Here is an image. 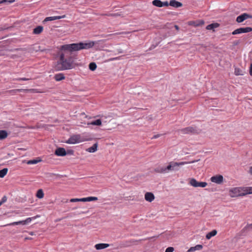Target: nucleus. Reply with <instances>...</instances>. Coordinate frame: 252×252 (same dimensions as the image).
I'll return each mask as SVG.
<instances>
[{
    "label": "nucleus",
    "mask_w": 252,
    "mask_h": 252,
    "mask_svg": "<svg viewBox=\"0 0 252 252\" xmlns=\"http://www.w3.org/2000/svg\"><path fill=\"white\" fill-rule=\"evenodd\" d=\"M15 1V0H0V4L2 3H5V4H9V3H12L14 2Z\"/></svg>",
    "instance_id": "72a5a7b5"
},
{
    "label": "nucleus",
    "mask_w": 252,
    "mask_h": 252,
    "mask_svg": "<svg viewBox=\"0 0 252 252\" xmlns=\"http://www.w3.org/2000/svg\"><path fill=\"white\" fill-rule=\"evenodd\" d=\"M96 43L95 41H89L87 42H82L62 45L60 48V51L59 52V60L55 65V70L56 71L68 70L74 67V65H71V63L65 58V57L67 56L68 51L73 52L82 49H89L92 48Z\"/></svg>",
    "instance_id": "f257e3e1"
},
{
    "label": "nucleus",
    "mask_w": 252,
    "mask_h": 252,
    "mask_svg": "<svg viewBox=\"0 0 252 252\" xmlns=\"http://www.w3.org/2000/svg\"><path fill=\"white\" fill-rule=\"evenodd\" d=\"M217 234V231L216 229L213 230L212 231L208 233L206 235L207 239L209 240L212 237L215 236Z\"/></svg>",
    "instance_id": "aec40b11"
},
{
    "label": "nucleus",
    "mask_w": 252,
    "mask_h": 252,
    "mask_svg": "<svg viewBox=\"0 0 252 252\" xmlns=\"http://www.w3.org/2000/svg\"><path fill=\"white\" fill-rule=\"evenodd\" d=\"M160 134H157V135H155L152 138V139H156V138H158L159 137H160Z\"/></svg>",
    "instance_id": "c03bdc74"
},
{
    "label": "nucleus",
    "mask_w": 252,
    "mask_h": 252,
    "mask_svg": "<svg viewBox=\"0 0 252 252\" xmlns=\"http://www.w3.org/2000/svg\"><path fill=\"white\" fill-rule=\"evenodd\" d=\"M103 121H104V122H103L104 123H106V120H103Z\"/></svg>",
    "instance_id": "3c124183"
},
{
    "label": "nucleus",
    "mask_w": 252,
    "mask_h": 252,
    "mask_svg": "<svg viewBox=\"0 0 252 252\" xmlns=\"http://www.w3.org/2000/svg\"><path fill=\"white\" fill-rule=\"evenodd\" d=\"M81 136L79 134L73 135L71 136L66 141L67 144H76L82 142Z\"/></svg>",
    "instance_id": "20e7f679"
},
{
    "label": "nucleus",
    "mask_w": 252,
    "mask_h": 252,
    "mask_svg": "<svg viewBox=\"0 0 252 252\" xmlns=\"http://www.w3.org/2000/svg\"><path fill=\"white\" fill-rule=\"evenodd\" d=\"M245 195L246 193H244L241 188H233L229 189V195L231 197L244 196Z\"/></svg>",
    "instance_id": "f03ea898"
},
{
    "label": "nucleus",
    "mask_w": 252,
    "mask_h": 252,
    "mask_svg": "<svg viewBox=\"0 0 252 252\" xmlns=\"http://www.w3.org/2000/svg\"><path fill=\"white\" fill-rule=\"evenodd\" d=\"M223 177L222 175H216L211 178V182L216 184H220L222 183Z\"/></svg>",
    "instance_id": "1a4fd4ad"
},
{
    "label": "nucleus",
    "mask_w": 252,
    "mask_h": 252,
    "mask_svg": "<svg viewBox=\"0 0 252 252\" xmlns=\"http://www.w3.org/2000/svg\"><path fill=\"white\" fill-rule=\"evenodd\" d=\"M97 198L96 197H85V202L86 201H94L97 200Z\"/></svg>",
    "instance_id": "f704fd0d"
},
{
    "label": "nucleus",
    "mask_w": 252,
    "mask_h": 252,
    "mask_svg": "<svg viewBox=\"0 0 252 252\" xmlns=\"http://www.w3.org/2000/svg\"><path fill=\"white\" fill-rule=\"evenodd\" d=\"M244 191H246L244 192L246 194L252 193V187H247Z\"/></svg>",
    "instance_id": "c9c22d12"
},
{
    "label": "nucleus",
    "mask_w": 252,
    "mask_h": 252,
    "mask_svg": "<svg viewBox=\"0 0 252 252\" xmlns=\"http://www.w3.org/2000/svg\"><path fill=\"white\" fill-rule=\"evenodd\" d=\"M252 31V28L251 27H245V28H240L235 30H234L232 34L233 35H236L237 34H240L242 33H247Z\"/></svg>",
    "instance_id": "39448f33"
},
{
    "label": "nucleus",
    "mask_w": 252,
    "mask_h": 252,
    "mask_svg": "<svg viewBox=\"0 0 252 252\" xmlns=\"http://www.w3.org/2000/svg\"><path fill=\"white\" fill-rule=\"evenodd\" d=\"M103 121V117H102L101 119H97L95 121L91 122L88 125H95V126H100L101 123Z\"/></svg>",
    "instance_id": "6ab92c4d"
},
{
    "label": "nucleus",
    "mask_w": 252,
    "mask_h": 252,
    "mask_svg": "<svg viewBox=\"0 0 252 252\" xmlns=\"http://www.w3.org/2000/svg\"><path fill=\"white\" fill-rule=\"evenodd\" d=\"M155 198L154 194L150 192H147L145 194V199L149 202H152Z\"/></svg>",
    "instance_id": "f8f14e48"
},
{
    "label": "nucleus",
    "mask_w": 252,
    "mask_h": 252,
    "mask_svg": "<svg viewBox=\"0 0 252 252\" xmlns=\"http://www.w3.org/2000/svg\"><path fill=\"white\" fill-rule=\"evenodd\" d=\"M189 184L193 187L204 188L207 185V183L205 182H198L196 179L191 178L189 181Z\"/></svg>",
    "instance_id": "7ed1b4c3"
},
{
    "label": "nucleus",
    "mask_w": 252,
    "mask_h": 252,
    "mask_svg": "<svg viewBox=\"0 0 252 252\" xmlns=\"http://www.w3.org/2000/svg\"><path fill=\"white\" fill-rule=\"evenodd\" d=\"M152 3L154 5L158 7H162V1L160 0H154L152 1Z\"/></svg>",
    "instance_id": "bb28decb"
},
{
    "label": "nucleus",
    "mask_w": 252,
    "mask_h": 252,
    "mask_svg": "<svg viewBox=\"0 0 252 252\" xmlns=\"http://www.w3.org/2000/svg\"><path fill=\"white\" fill-rule=\"evenodd\" d=\"M249 172L251 174H252V166L250 167Z\"/></svg>",
    "instance_id": "09e8293b"
},
{
    "label": "nucleus",
    "mask_w": 252,
    "mask_h": 252,
    "mask_svg": "<svg viewBox=\"0 0 252 252\" xmlns=\"http://www.w3.org/2000/svg\"><path fill=\"white\" fill-rule=\"evenodd\" d=\"M43 29V27L41 26H37L33 29V33L35 34H38L42 32Z\"/></svg>",
    "instance_id": "4be33fe9"
},
{
    "label": "nucleus",
    "mask_w": 252,
    "mask_h": 252,
    "mask_svg": "<svg viewBox=\"0 0 252 252\" xmlns=\"http://www.w3.org/2000/svg\"><path fill=\"white\" fill-rule=\"evenodd\" d=\"M41 161V159L38 158H36V159L28 160L27 161H26V163L28 164H35Z\"/></svg>",
    "instance_id": "5701e85b"
},
{
    "label": "nucleus",
    "mask_w": 252,
    "mask_h": 252,
    "mask_svg": "<svg viewBox=\"0 0 252 252\" xmlns=\"http://www.w3.org/2000/svg\"><path fill=\"white\" fill-rule=\"evenodd\" d=\"M65 17V15H63V16H52V17H46L43 22H47V21H53V20H58V19H62L63 18H64Z\"/></svg>",
    "instance_id": "dca6fc26"
},
{
    "label": "nucleus",
    "mask_w": 252,
    "mask_h": 252,
    "mask_svg": "<svg viewBox=\"0 0 252 252\" xmlns=\"http://www.w3.org/2000/svg\"><path fill=\"white\" fill-rule=\"evenodd\" d=\"M54 79L57 81H60L65 79L64 74L62 73H58L55 75Z\"/></svg>",
    "instance_id": "a211bd4d"
},
{
    "label": "nucleus",
    "mask_w": 252,
    "mask_h": 252,
    "mask_svg": "<svg viewBox=\"0 0 252 252\" xmlns=\"http://www.w3.org/2000/svg\"><path fill=\"white\" fill-rule=\"evenodd\" d=\"M252 230V221L251 223H248L245 225H244V228L242 229L241 231V233H243V235H245V234L249 231Z\"/></svg>",
    "instance_id": "9b49d317"
},
{
    "label": "nucleus",
    "mask_w": 252,
    "mask_h": 252,
    "mask_svg": "<svg viewBox=\"0 0 252 252\" xmlns=\"http://www.w3.org/2000/svg\"><path fill=\"white\" fill-rule=\"evenodd\" d=\"M250 74L252 76V63L251 64L250 67Z\"/></svg>",
    "instance_id": "a18cd8bd"
},
{
    "label": "nucleus",
    "mask_w": 252,
    "mask_h": 252,
    "mask_svg": "<svg viewBox=\"0 0 252 252\" xmlns=\"http://www.w3.org/2000/svg\"><path fill=\"white\" fill-rule=\"evenodd\" d=\"M174 248L173 247H168L167 248L165 252H173Z\"/></svg>",
    "instance_id": "4c0bfd02"
},
{
    "label": "nucleus",
    "mask_w": 252,
    "mask_h": 252,
    "mask_svg": "<svg viewBox=\"0 0 252 252\" xmlns=\"http://www.w3.org/2000/svg\"><path fill=\"white\" fill-rule=\"evenodd\" d=\"M67 56L65 57V58L67 60L69 63H71V65H73L75 60L77 59L76 55H73L72 52L67 51Z\"/></svg>",
    "instance_id": "6e6552de"
},
{
    "label": "nucleus",
    "mask_w": 252,
    "mask_h": 252,
    "mask_svg": "<svg viewBox=\"0 0 252 252\" xmlns=\"http://www.w3.org/2000/svg\"><path fill=\"white\" fill-rule=\"evenodd\" d=\"M37 216H36V217H34V218H28L27 219H26L25 220H27V221H29V220H32V219H35Z\"/></svg>",
    "instance_id": "de8ad7c7"
},
{
    "label": "nucleus",
    "mask_w": 252,
    "mask_h": 252,
    "mask_svg": "<svg viewBox=\"0 0 252 252\" xmlns=\"http://www.w3.org/2000/svg\"><path fill=\"white\" fill-rule=\"evenodd\" d=\"M28 222V221H14L13 222L10 223L9 224H4L3 226H8V225H10V226L13 225H13H18L20 223H22L23 225H25V224H27Z\"/></svg>",
    "instance_id": "b1692460"
},
{
    "label": "nucleus",
    "mask_w": 252,
    "mask_h": 252,
    "mask_svg": "<svg viewBox=\"0 0 252 252\" xmlns=\"http://www.w3.org/2000/svg\"><path fill=\"white\" fill-rule=\"evenodd\" d=\"M6 200H7V197H6V196H4L2 198V199H1V201H0V206L2 203H3L5 202L6 201Z\"/></svg>",
    "instance_id": "e433bc0d"
},
{
    "label": "nucleus",
    "mask_w": 252,
    "mask_h": 252,
    "mask_svg": "<svg viewBox=\"0 0 252 252\" xmlns=\"http://www.w3.org/2000/svg\"><path fill=\"white\" fill-rule=\"evenodd\" d=\"M121 33L123 34V33H126V32H122L120 33V34H121Z\"/></svg>",
    "instance_id": "603ef678"
},
{
    "label": "nucleus",
    "mask_w": 252,
    "mask_h": 252,
    "mask_svg": "<svg viewBox=\"0 0 252 252\" xmlns=\"http://www.w3.org/2000/svg\"><path fill=\"white\" fill-rule=\"evenodd\" d=\"M178 132L181 134H190V133H194L197 132V130L192 127L189 126L184 128H182L178 130Z\"/></svg>",
    "instance_id": "423d86ee"
},
{
    "label": "nucleus",
    "mask_w": 252,
    "mask_h": 252,
    "mask_svg": "<svg viewBox=\"0 0 252 252\" xmlns=\"http://www.w3.org/2000/svg\"><path fill=\"white\" fill-rule=\"evenodd\" d=\"M166 169L169 171L178 170V166L176 162H170L168 165L166 166Z\"/></svg>",
    "instance_id": "9d476101"
},
{
    "label": "nucleus",
    "mask_w": 252,
    "mask_h": 252,
    "mask_svg": "<svg viewBox=\"0 0 252 252\" xmlns=\"http://www.w3.org/2000/svg\"><path fill=\"white\" fill-rule=\"evenodd\" d=\"M78 201L85 202V198H72L70 200V202H78Z\"/></svg>",
    "instance_id": "473e14b6"
},
{
    "label": "nucleus",
    "mask_w": 252,
    "mask_h": 252,
    "mask_svg": "<svg viewBox=\"0 0 252 252\" xmlns=\"http://www.w3.org/2000/svg\"><path fill=\"white\" fill-rule=\"evenodd\" d=\"M110 15L113 16H118L121 15V14L118 13H114V14H111Z\"/></svg>",
    "instance_id": "49530a36"
},
{
    "label": "nucleus",
    "mask_w": 252,
    "mask_h": 252,
    "mask_svg": "<svg viewBox=\"0 0 252 252\" xmlns=\"http://www.w3.org/2000/svg\"><path fill=\"white\" fill-rule=\"evenodd\" d=\"M234 73L236 75H243L242 70L239 68H235Z\"/></svg>",
    "instance_id": "2f4dec72"
},
{
    "label": "nucleus",
    "mask_w": 252,
    "mask_h": 252,
    "mask_svg": "<svg viewBox=\"0 0 252 252\" xmlns=\"http://www.w3.org/2000/svg\"><path fill=\"white\" fill-rule=\"evenodd\" d=\"M97 143H94L92 147L88 148L86 151L90 153H94L97 150Z\"/></svg>",
    "instance_id": "412c9836"
},
{
    "label": "nucleus",
    "mask_w": 252,
    "mask_h": 252,
    "mask_svg": "<svg viewBox=\"0 0 252 252\" xmlns=\"http://www.w3.org/2000/svg\"><path fill=\"white\" fill-rule=\"evenodd\" d=\"M198 160H192V161H189V162L183 161V162H177V164H178V166L179 167L180 165H185V164H187L194 163L195 162L198 161Z\"/></svg>",
    "instance_id": "c756f323"
},
{
    "label": "nucleus",
    "mask_w": 252,
    "mask_h": 252,
    "mask_svg": "<svg viewBox=\"0 0 252 252\" xmlns=\"http://www.w3.org/2000/svg\"><path fill=\"white\" fill-rule=\"evenodd\" d=\"M25 239H29L28 238H26Z\"/></svg>",
    "instance_id": "864d4df0"
},
{
    "label": "nucleus",
    "mask_w": 252,
    "mask_h": 252,
    "mask_svg": "<svg viewBox=\"0 0 252 252\" xmlns=\"http://www.w3.org/2000/svg\"><path fill=\"white\" fill-rule=\"evenodd\" d=\"M162 7L163 6H167L169 5V3H168V1H164V2H162Z\"/></svg>",
    "instance_id": "a19ab883"
},
{
    "label": "nucleus",
    "mask_w": 252,
    "mask_h": 252,
    "mask_svg": "<svg viewBox=\"0 0 252 252\" xmlns=\"http://www.w3.org/2000/svg\"><path fill=\"white\" fill-rule=\"evenodd\" d=\"M55 154L58 156H64L66 155V151L63 148H58L55 152Z\"/></svg>",
    "instance_id": "ddd939ff"
},
{
    "label": "nucleus",
    "mask_w": 252,
    "mask_h": 252,
    "mask_svg": "<svg viewBox=\"0 0 252 252\" xmlns=\"http://www.w3.org/2000/svg\"><path fill=\"white\" fill-rule=\"evenodd\" d=\"M36 197L39 199H41L44 197V192L42 189H39L37 190Z\"/></svg>",
    "instance_id": "cd10ccee"
},
{
    "label": "nucleus",
    "mask_w": 252,
    "mask_h": 252,
    "mask_svg": "<svg viewBox=\"0 0 252 252\" xmlns=\"http://www.w3.org/2000/svg\"><path fill=\"white\" fill-rule=\"evenodd\" d=\"M109 246V244L106 243H99L95 245L94 248L97 250H100L108 248Z\"/></svg>",
    "instance_id": "4468645a"
},
{
    "label": "nucleus",
    "mask_w": 252,
    "mask_h": 252,
    "mask_svg": "<svg viewBox=\"0 0 252 252\" xmlns=\"http://www.w3.org/2000/svg\"><path fill=\"white\" fill-rule=\"evenodd\" d=\"M8 136V133L6 131L4 130H0V140L6 138Z\"/></svg>",
    "instance_id": "393cba45"
},
{
    "label": "nucleus",
    "mask_w": 252,
    "mask_h": 252,
    "mask_svg": "<svg viewBox=\"0 0 252 252\" xmlns=\"http://www.w3.org/2000/svg\"><path fill=\"white\" fill-rule=\"evenodd\" d=\"M194 247L196 250H200L202 249L203 246L201 245H197Z\"/></svg>",
    "instance_id": "58836bf2"
},
{
    "label": "nucleus",
    "mask_w": 252,
    "mask_h": 252,
    "mask_svg": "<svg viewBox=\"0 0 252 252\" xmlns=\"http://www.w3.org/2000/svg\"><path fill=\"white\" fill-rule=\"evenodd\" d=\"M175 28H176V30H178V29H179V27H178V26L175 25Z\"/></svg>",
    "instance_id": "8fccbe9b"
},
{
    "label": "nucleus",
    "mask_w": 252,
    "mask_h": 252,
    "mask_svg": "<svg viewBox=\"0 0 252 252\" xmlns=\"http://www.w3.org/2000/svg\"><path fill=\"white\" fill-rule=\"evenodd\" d=\"M8 169L6 168H3L0 170V178H3L7 174Z\"/></svg>",
    "instance_id": "c85d7f7f"
},
{
    "label": "nucleus",
    "mask_w": 252,
    "mask_h": 252,
    "mask_svg": "<svg viewBox=\"0 0 252 252\" xmlns=\"http://www.w3.org/2000/svg\"><path fill=\"white\" fill-rule=\"evenodd\" d=\"M252 16L251 15L248 14L247 13H243L239 16H238L236 18V21L238 23H241L243 22L244 20L252 18Z\"/></svg>",
    "instance_id": "0eeeda50"
},
{
    "label": "nucleus",
    "mask_w": 252,
    "mask_h": 252,
    "mask_svg": "<svg viewBox=\"0 0 252 252\" xmlns=\"http://www.w3.org/2000/svg\"><path fill=\"white\" fill-rule=\"evenodd\" d=\"M196 251L194 247H191L187 252H193Z\"/></svg>",
    "instance_id": "ea45409f"
},
{
    "label": "nucleus",
    "mask_w": 252,
    "mask_h": 252,
    "mask_svg": "<svg viewBox=\"0 0 252 252\" xmlns=\"http://www.w3.org/2000/svg\"><path fill=\"white\" fill-rule=\"evenodd\" d=\"M17 80H19V81H20V80H22V81H27V80H30V79L27 78H19L17 79Z\"/></svg>",
    "instance_id": "79ce46f5"
},
{
    "label": "nucleus",
    "mask_w": 252,
    "mask_h": 252,
    "mask_svg": "<svg viewBox=\"0 0 252 252\" xmlns=\"http://www.w3.org/2000/svg\"><path fill=\"white\" fill-rule=\"evenodd\" d=\"M155 172L159 173H167L168 172V169H166V167H158L155 169Z\"/></svg>",
    "instance_id": "f3484780"
},
{
    "label": "nucleus",
    "mask_w": 252,
    "mask_h": 252,
    "mask_svg": "<svg viewBox=\"0 0 252 252\" xmlns=\"http://www.w3.org/2000/svg\"><path fill=\"white\" fill-rule=\"evenodd\" d=\"M204 24V22L202 20H201L199 22V23L197 24L196 26H201Z\"/></svg>",
    "instance_id": "37998d69"
},
{
    "label": "nucleus",
    "mask_w": 252,
    "mask_h": 252,
    "mask_svg": "<svg viewBox=\"0 0 252 252\" xmlns=\"http://www.w3.org/2000/svg\"><path fill=\"white\" fill-rule=\"evenodd\" d=\"M96 64L95 63L92 62L89 64V69L92 71H94L96 68Z\"/></svg>",
    "instance_id": "7c9ffc66"
},
{
    "label": "nucleus",
    "mask_w": 252,
    "mask_h": 252,
    "mask_svg": "<svg viewBox=\"0 0 252 252\" xmlns=\"http://www.w3.org/2000/svg\"><path fill=\"white\" fill-rule=\"evenodd\" d=\"M169 5L174 7H180L182 6V3L180 2L177 1L176 0H171L169 2Z\"/></svg>",
    "instance_id": "2eb2a0df"
},
{
    "label": "nucleus",
    "mask_w": 252,
    "mask_h": 252,
    "mask_svg": "<svg viewBox=\"0 0 252 252\" xmlns=\"http://www.w3.org/2000/svg\"><path fill=\"white\" fill-rule=\"evenodd\" d=\"M219 27V24L218 23H213L210 25H208L206 27V29L208 30H214L215 28H216Z\"/></svg>",
    "instance_id": "a878e982"
}]
</instances>
